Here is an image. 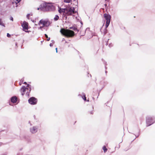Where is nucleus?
<instances>
[{
	"mask_svg": "<svg viewBox=\"0 0 155 155\" xmlns=\"http://www.w3.org/2000/svg\"><path fill=\"white\" fill-rule=\"evenodd\" d=\"M60 32L63 35L68 38H72L75 35L74 32L73 31L64 28H61Z\"/></svg>",
	"mask_w": 155,
	"mask_h": 155,
	"instance_id": "1",
	"label": "nucleus"
},
{
	"mask_svg": "<svg viewBox=\"0 0 155 155\" xmlns=\"http://www.w3.org/2000/svg\"><path fill=\"white\" fill-rule=\"evenodd\" d=\"M31 90L30 85L28 84L26 87L23 86L20 89V91L22 96L25 94L29 97Z\"/></svg>",
	"mask_w": 155,
	"mask_h": 155,
	"instance_id": "2",
	"label": "nucleus"
},
{
	"mask_svg": "<svg viewBox=\"0 0 155 155\" xmlns=\"http://www.w3.org/2000/svg\"><path fill=\"white\" fill-rule=\"evenodd\" d=\"M42 10L51 11L54 9V7L52 5L47 4H43L41 5Z\"/></svg>",
	"mask_w": 155,
	"mask_h": 155,
	"instance_id": "3",
	"label": "nucleus"
},
{
	"mask_svg": "<svg viewBox=\"0 0 155 155\" xmlns=\"http://www.w3.org/2000/svg\"><path fill=\"white\" fill-rule=\"evenodd\" d=\"M75 9L74 7H67L65 8L66 16L73 15L75 13Z\"/></svg>",
	"mask_w": 155,
	"mask_h": 155,
	"instance_id": "4",
	"label": "nucleus"
},
{
	"mask_svg": "<svg viewBox=\"0 0 155 155\" xmlns=\"http://www.w3.org/2000/svg\"><path fill=\"white\" fill-rule=\"evenodd\" d=\"M104 16L105 19L106 20V28H107L109 25L110 21L111 16L109 14L105 13L104 14Z\"/></svg>",
	"mask_w": 155,
	"mask_h": 155,
	"instance_id": "5",
	"label": "nucleus"
},
{
	"mask_svg": "<svg viewBox=\"0 0 155 155\" xmlns=\"http://www.w3.org/2000/svg\"><path fill=\"white\" fill-rule=\"evenodd\" d=\"M29 103L32 105L36 104L37 102V99L34 97H30L28 100Z\"/></svg>",
	"mask_w": 155,
	"mask_h": 155,
	"instance_id": "6",
	"label": "nucleus"
},
{
	"mask_svg": "<svg viewBox=\"0 0 155 155\" xmlns=\"http://www.w3.org/2000/svg\"><path fill=\"white\" fill-rule=\"evenodd\" d=\"M42 24V27L45 26L47 27L49 26L50 25V22L49 21H45L43 20H41L39 23V25Z\"/></svg>",
	"mask_w": 155,
	"mask_h": 155,
	"instance_id": "7",
	"label": "nucleus"
},
{
	"mask_svg": "<svg viewBox=\"0 0 155 155\" xmlns=\"http://www.w3.org/2000/svg\"><path fill=\"white\" fill-rule=\"evenodd\" d=\"M28 22L24 21L23 23L21 24V26H22L23 31L25 32H27V31L29 28L28 27Z\"/></svg>",
	"mask_w": 155,
	"mask_h": 155,
	"instance_id": "8",
	"label": "nucleus"
},
{
	"mask_svg": "<svg viewBox=\"0 0 155 155\" xmlns=\"http://www.w3.org/2000/svg\"><path fill=\"white\" fill-rule=\"evenodd\" d=\"M153 119L151 117H149L147 118L146 122L148 124V126L151 125L153 123H152Z\"/></svg>",
	"mask_w": 155,
	"mask_h": 155,
	"instance_id": "9",
	"label": "nucleus"
},
{
	"mask_svg": "<svg viewBox=\"0 0 155 155\" xmlns=\"http://www.w3.org/2000/svg\"><path fill=\"white\" fill-rule=\"evenodd\" d=\"M37 128L36 127H34L30 129L31 132L32 133H35L37 131Z\"/></svg>",
	"mask_w": 155,
	"mask_h": 155,
	"instance_id": "10",
	"label": "nucleus"
},
{
	"mask_svg": "<svg viewBox=\"0 0 155 155\" xmlns=\"http://www.w3.org/2000/svg\"><path fill=\"white\" fill-rule=\"evenodd\" d=\"M17 100V98L16 96H14L12 97L11 98V101L12 103H16Z\"/></svg>",
	"mask_w": 155,
	"mask_h": 155,
	"instance_id": "11",
	"label": "nucleus"
},
{
	"mask_svg": "<svg viewBox=\"0 0 155 155\" xmlns=\"http://www.w3.org/2000/svg\"><path fill=\"white\" fill-rule=\"evenodd\" d=\"M58 12L60 13H63L64 14H65V8L64 9L60 8L58 10Z\"/></svg>",
	"mask_w": 155,
	"mask_h": 155,
	"instance_id": "12",
	"label": "nucleus"
},
{
	"mask_svg": "<svg viewBox=\"0 0 155 155\" xmlns=\"http://www.w3.org/2000/svg\"><path fill=\"white\" fill-rule=\"evenodd\" d=\"M69 29L70 30V29L72 30H73L75 31H78V29H77V27L76 26H73V27H70L69 28Z\"/></svg>",
	"mask_w": 155,
	"mask_h": 155,
	"instance_id": "13",
	"label": "nucleus"
},
{
	"mask_svg": "<svg viewBox=\"0 0 155 155\" xmlns=\"http://www.w3.org/2000/svg\"><path fill=\"white\" fill-rule=\"evenodd\" d=\"M21 0H15L12 3L13 4L15 3L16 4H17V3H19Z\"/></svg>",
	"mask_w": 155,
	"mask_h": 155,
	"instance_id": "14",
	"label": "nucleus"
},
{
	"mask_svg": "<svg viewBox=\"0 0 155 155\" xmlns=\"http://www.w3.org/2000/svg\"><path fill=\"white\" fill-rule=\"evenodd\" d=\"M103 149L104 150V153H105L107 152V148L105 146H104L103 147Z\"/></svg>",
	"mask_w": 155,
	"mask_h": 155,
	"instance_id": "15",
	"label": "nucleus"
},
{
	"mask_svg": "<svg viewBox=\"0 0 155 155\" xmlns=\"http://www.w3.org/2000/svg\"><path fill=\"white\" fill-rule=\"evenodd\" d=\"M0 25H1L2 26L5 27V25L4 23H3V21H2L1 19H0Z\"/></svg>",
	"mask_w": 155,
	"mask_h": 155,
	"instance_id": "16",
	"label": "nucleus"
},
{
	"mask_svg": "<svg viewBox=\"0 0 155 155\" xmlns=\"http://www.w3.org/2000/svg\"><path fill=\"white\" fill-rule=\"evenodd\" d=\"M59 19V17L58 15H56L54 18L55 21H57Z\"/></svg>",
	"mask_w": 155,
	"mask_h": 155,
	"instance_id": "17",
	"label": "nucleus"
},
{
	"mask_svg": "<svg viewBox=\"0 0 155 155\" xmlns=\"http://www.w3.org/2000/svg\"><path fill=\"white\" fill-rule=\"evenodd\" d=\"M72 0H64V2L65 3H70L71 2Z\"/></svg>",
	"mask_w": 155,
	"mask_h": 155,
	"instance_id": "18",
	"label": "nucleus"
},
{
	"mask_svg": "<svg viewBox=\"0 0 155 155\" xmlns=\"http://www.w3.org/2000/svg\"><path fill=\"white\" fill-rule=\"evenodd\" d=\"M45 36L47 38V41H49L50 40V38L49 37H48V36L46 34H45Z\"/></svg>",
	"mask_w": 155,
	"mask_h": 155,
	"instance_id": "19",
	"label": "nucleus"
},
{
	"mask_svg": "<svg viewBox=\"0 0 155 155\" xmlns=\"http://www.w3.org/2000/svg\"><path fill=\"white\" fill-rule=\"evenodd\" d=\"M82 98L84 101H86V97L85 95L83 96L82 97Z\"/></svg>",
	"mask_w": 155,
	"mask_h": 155,
	"instance_id": "20",
	"label": "nucleus"
},
{
	"mask_svg": "<svg viewBox=\"0 0 155 155\" xmlns=\"http://www.w3.org/2000/svg\"><path fill=\"white\" fill-rule=\"evenodd\" d=\"M7 37H8V38H9L11 37V35H10L9 34V33H7Z\"/></svg>",
	"mask_w": 155,
	"mask_h": 155,
	"instance_id": "21",
	"label": "nucleus"
},
{
	"mask_svg": "<svg viewBox=\"0 0 155 155\" xmlns=\"http://www.w3.org/2000/svg\"><path fill=\"white\" fill-rule=\"evenodd\" d=\"M10 19L12 21H13V17H10Z\"/></svg>",
	"mask_w": 155,
	"mask_h": 155,
	"instance_id": "22",
	"label": "nucleus"
},
{
	"mask_svg": "<svg viewBox=\"0 0 155 155\" xmlns=\"http://www.w3.org/2000/svg\"><path fill=\"white\" fill-rule=\"evenodd\" d=\"M89 113L91 114H93V111H91Z\"/></svg>",
	"mask_w": 155,
	"mask_h": 155,
	"instance_id": "23",
	"label": "nucleus"
},
{
	"mask_svg": "<svg viewBox=\"0 0 155 155\" xmlns=\"http://www.w3.org/2000/svg\"><path fill=\"white\" fill-rule=\"evenodd\" d=\"M41 8H42L41 7V5L40 6V8H38L37 9H38V10H39V9H40L41 10H42L41 9Z\"/></svg>",
	"mask_w": 155,
	"mask_h": 155,
	"instance_id": "24",
	"label": "nucleus"
},
{
	"mask_svg": "<svg viewBox=\"0 0 155 155\" xmlns=\"http://www.w3.org/2000/svg\"><path fill=\"white\" fill-rule=\"evenodd\" d=\"M29 14H28L27 15V17L28 18V19H29Z\"/></svg>",
	"mask_w": 155,
	"mask_h": 155,
	"instance_id": "25",
	"label": "nucleus"
},
{
	"mask_svg": "<svg viewBox=\"0 0 155 155\" xmlns=\"http://www.w3.org/2000/svg\"><path fill=\"white\" fill-rule=\"evenodd\" d=\"M55 49L56 50V52H57V48H56Z\"/></svg>",
	"mask_w": 155,
	"mask_h": 155,
	"instance_id": "26",
	"label": "nucleus"
},
{
	"mask_svg": "<svg viewBox=\"0 0 155 155\" xmlns=\"http://www.w3.org/2000/svg\"><path fill=\"white\" fill-rule=\"evenodd\" d=\"M24 84H27V83H26V82H25L24 83Z\"/></svg>",
	"mask_w": 155,
	"mask_h": 155,
	"instance_id": "27",
	"label": "nucleus"
},
{
	"mask_svg": "<svg viewBox=\"0 0 155 155\" xmlns=\"http://www.w3.org/2000/svg\"><path fill=\"white\" fill-rule=\"evenodd\" d=\"M15 45H17V43H15Z\"/></svg>",
	"mask_w": 155,
	"mask_h": 155,
	"instance_id": "28",
	"label": "nucleus"
}]
</instances>
